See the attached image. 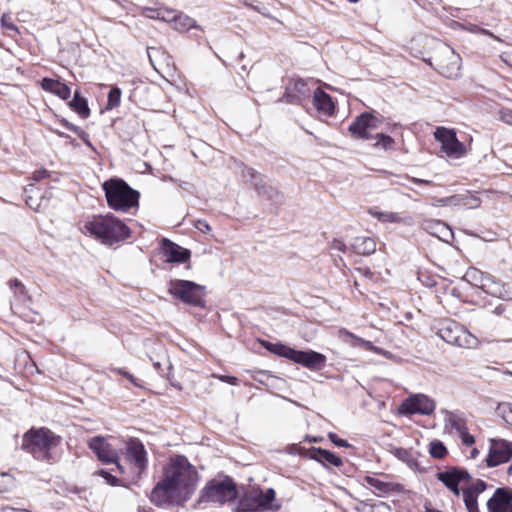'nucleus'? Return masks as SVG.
I'll return each instance as SVG.
<instances>
[{"mask_svg": "<svg viewBox=\"0 0 512 512\" xmlns=\"http://www.w3.org/2000/svg\"><path fill=\"white\" fill-rule=\"evenodd\" d=\"M198 472L184 455L170 458L164 468L163 479L156 484L150 500L157 506L189 500L196 490Z\"/></svg>", "mask_w": 512, "mask_h": 512, "instance_id": "obj_1", "label": "nucleus"}, {"mask_svg": "<svg viewBox=\"0 0 512 512\" xmlns=\"http://www.w3.org/2000/svg\"><path fill=\"white\" fill-rule=\"evenodd\" d=\"M85 229L105 245H113L130 236L129 227L113 214L94 216Z\"/></svg>", "mask_w": 512, "mask_h": 512, "instance_id": "obj_2", "label": "nucleus"}, {"mask_svg": "<svg viewBox=\"0 0 512 512\" xmlns=\"http://www.w3.org/2000/svg\"><path fill=\"white\" fill-rule=\"evenodd\" d=\"M61 437L47 428L31 429L23 436L22 447L36 460L54 459V451L60 445Z\"/></svg>", "mask_w": 512, "mask_h": 512, "instance_id": "obj_3", "label": "nucleus"}, {"mask_svg": "<svg viewBox=\"0 0 512 512\" xmlns=\"http://www.w3.org/2000/svg\"><path fill=\"white\" fill-rule=\"evenodd\" d=\"M381 123L380 117L371 112H363L349 125L348 131L351 137L360 140H375L373 146L383 150H389L394 144V139L383 133L373 134Z\"/></svg>", "mask_w": 512, "mask_h": 512, "instance_id": "obj_4", "label": "nucleus"}, {"mask_svg": "<svg viewBox=\"0 0 512 512\" xmlns=\"http://www.w3.org/2000/svg\"><path fill=\"white\" fill-rule=\"evenodd\" d=\"M102 189L108 206L115 211L128 212L139 205V192L131 188L123 179H108L103 182Z\"/></svg>", "mask_w": 512, "mask_h": 512, "instance_id": "obj_5", "label": "nucleus"}, {"mask_svg": "<svg viewBox=\"0 0 512 512\" xmlns=\"http://www.w3.org/2000/svg\"><path fill=\"white\" fill-rule=\"evenodd\" d=\"M238 498L234 480L230 476L211 479L200 492L199 503H218L223 505Z\"/></svg>", "mask_w": 512, "mask_h": 512, "instance_id": "obj_6", "label": "nucleus"}, {"mask_svg": "<svg viewBox=\"0 0 512 512\" xmlns=\"http://www.w3.org/2000/svg\"><path fill=\"white\" fill-rule=\"evenodd\" d=\"M169 293L181 302L202 307L205 304V287L193 281L174 279L170 280Z\"/></svg>", "mask_w": 512, "mask_h": 512, "instance_id": "obj_7", "label": "nucleus"}, {"mask_svg": "<svg viewBox=\"0 0 512 512\" xmlns=\"http://www.w3.org/2000/svg\"><path fill=\"white\" fill-rule=\"evenodd\" d=\"M438 335L448 344L461 348H474L478 339L456 321L443 320L438 328Z\"/></svg>", "mask_w": 512, "mask_h": 512, "instance_id": "obj_8", "label": "nucleus"}, {"mask_svg": "<svg viewBox=\"0 0 512 512\" xmlns=\"http://www.w3.org/2000/svg\"><path fill=\"white\" fill-rule=\"evenodd\" d=\"M123 455L138 475L146 471L148 465L147 452L140 439L129 438L125 442Z\"/></svg>", "mask_w": 512, "mask_h": 512, "instance_id": "obj_9", "label": "nucleus"}, {"mask_svg": "<svg viewBox=\"0 0 512 512\" xmlns=\"http://www.w3.org/2000/svg\"><path fill=\"white\" fill-rule=\"evenodd\" d=\"M436 69L446 78H457L460 75L461 57L449 46H444L434 57Z\"/></svg>", "mask_w": 512, "mask_h": 512, "instance_id": "obj_10", "label": "nucleus"}, {"mask_svg": "<svg viewBox=\"0 0 512 512\" xmlns=\"http://www.w3.org/2000/svg\"><path fill=\"white\" fill-rule=\"evenodd\" d=\"M436 408L434 400L424 394H416L406 398L399 407L403 415H431Z\"/></svg>", "mask_w": 512, "mask_h": 512, "instance_id": "obj_11", "label": "nucleus"}, {"mask_svg": "<svg viewBox=\"0 0 512 512\" xmlns=\"http://www.w3.org/2000/svg\"><path fill=\"white\" fill-rule=\"evenodd\" d=\"M434 137L441 143L443 152L451 157H461L465 153L464 145L457 139L456 133L452 129L437 127Z\"/></svg>", "mask_w": 512, "mask_h": 512, "instance_id": "obj_12", "label": "nucleus"}, {"mask_svg": "<svg viewBox=\"0 0 512 512\" xmlns=\"http://www.w3.org/2000/svg\"><path fill=\"white\" fill-rule=\"evenodd\" d=\"M489 454L486 459L488 467H496L512 459V442L505 439H490Z\"/></svg>", "mask_w": 512, "mask_h": 512, "instance_id": "obj_13", "label": "nucleus"}, {"mask_svg": "<svg viewBox=\"0 0 512 512\" xmlns=\"http://www.w3.org/2000/svg\"><path fill=\"white\" fill-rule=\"evenodd\" d=\"M311 89L308 84L302 80L297 79L290 81L286 86L283 100L290 104L303 105V102L310 97Z\"/></svg>", "mask_w": 512, "mask_h": 512, "instance_id": "obj_14", "label": "nucleus"}, {"mask_svg": "<svg viewBox=\"0 0 512 512\" xmlns=\"http://www.w3.org/2000/svg\"><path fill=\"white\" fill-rule=\"evenodd\" d=\"M326 356L313 350H295L293 362L300 364L309 370L318 371L325 367Z\"/></svg>", "mask_w": 512, "mask_h": 512, "instance_id": "obj_15", "label": "nucleus"}, {"mask_svg": "<svg viewBox=\"0 0 512 512\" xmlns=\"http://www.w3.org/2000/svg\"><path fill=\"white\" fill-rule=\"evenodd\" d=\"M89 448L97 455L98 459L106 464L116 462L118 452L114 449L104 437L96 436L89 440Z\"/></svg>", "mask_w": 512, "mask_h": 512, "instance_id": "obj_16", "label": "nucleus"}, {"mask_svg": "<svg viewBox=\"0 0 512 512\" xmlns=\"http://www.w3.org/2000/svg\"><path fill=\"white\" fill-rule=\"evenodd\" d=\"M305 457L315 460L324 467H340L343 464L342 459L329 450L311 447L305 452Z\"/></svg>", "mask_w": 512, "mask_h": 512, "instance_id": "obj_17", "label": "nucleus"}, {"mask_svg": "<svg viewBox=\"0 0 512 512\" xmlns=\"http://www.w3.org/2000/svg\"><path fill=\"white\" fill-rule=\"evenodd\" d=\"M162 251L167 262L184 263L189 260L191 253L171 240L164 238L162 240Z\"/></svg>", "mask_w": 512, "mask_h": 512, "instance_id": "obj_18", "label": "nucleus"}, {"mask_svg": "<svg viewBox=\"0 0 512 512\" xmlns=\"http://www.w3.org/2000/svg\"><path fill=\"white\" fill-rule=\"evenodd\" d=\"M313 104L318 112L332 116L335 113V104L329 94L317 87L313 91Z\"/></svg>", "mask_w": 512, "mask_h": 512, "instance_id": "obj_19", "label": "nucleus"}, {"mask_svg": "<svg viewBox=\"0 0 512 512\" xmlns=\"http://www.w3.org/2000/svg\"><path fill=\"white\" fill-rule=\"evenodd\" d=\"M41 88L49 93H52L62 100H67L71 96V89L60 80L45 77L40 82Z\"/></svg>", "mask_w": 512, "mask_h": 512, "instance_id": "obj_20", "label": "nucleus"}, {"mask_svg": "<svg viewBox=\"0 0 512 512\" xmlns=\"http://www.w3.org/2000/svg\"><path fill=\"white\" fill-rule=\"evenodd\" d=\"M505 488H497L493 496L487 501V509L489 512H510L512 504L506 500Z\"/></svg>", "mask_w": 512, "mask_h": 512, "instance_id": "obj_21", "label": "nucleus"}, {"mask_svg": "<svg viewBox=\"0 0 512 512\" xmlns=\"http://www.w3.org/2000/svg\"><path fill=\"white\" fill-rule=\"evenodd\" d=\"M350 248L358 255H370L376 250V242L371 237L358 236L353 239Z\"/></svg>", "mask_w": 512, "mask_h": 512, "instance_id": "obj_22", "label": "nucleus"}, {"mask_svg": "<svg viewBox=\"0 0 512 512\" xmlns=\"http://www.w3.org/2000/svg\"><path fill=\"white\" fill-rule=\"evenodd\" d=\"M421 226L426 232L438 238L452 234L450 227L441 220H424Z\"/></svg>", "mask_w": 512, "mask_h": 512, "instance_id": "obj_23", "label": "nucleus"}, {"mask_svg": "<svg viewBox=\"0 0 512 512\" xmlns=\"http://www.w3.org/2000/svg\"><path fill=\"white\" fill-rule=\"evenodd\" d=\"M480 288L487 294H490L498 298H503L506 294L504 285L500 281L496 280L495 277L489 273H486V275L484 276Z\"/></svg>", "mask_w": 512, "mask_h": 512, "instance_id": "obj_24", "label": "nucleus"}, {"mask_svg": "<svg viewBox=\"0 0 512 512\" xmlns=\"http://www.w3.org/2000/svg\"><path fill=\"white\" fill-rule=\"evenodd\" d=\"M445 428L458 434L466 427V420L460 412L447 411L445 413Z\"/></svg>", "mask_w": 512, "mask_h": 512, "instance_id": "obj_25", "label": "nucleus"}, {"mask_svg": "<svg viewBox=\"0 0 512 512\" xmlns=\"http://www.w3.org/2000/svg\"><path fill=\"white\" fill-rule=\"evenodd\" d=\"M259 502L254 497L252 490L244 493L237 503L236 512H258Z\"/></svg>", "mask_w": 512, "mask_h": 512, "instance_id": "obj_26", "label": "nucleus"}, {"mask_svg": "<svg viewBox=\"0 0 512 512\" xmlns=\"http://www.w3.org/2000/svg\"><path fill=\"white\" fill-rule=\"evenodd\" d=\"M241 174L242 177L254 187L257 193L263 190L267 185L264 181L263 175L251 167L243 166Z\"/></svg>", "mask_w": 512, "mask_h": 512, "instance_id": "obj_27", "label": "nucleus"}, {"mask_svg": "<svg viewBox=\"0 0 512 512\" xmlns=\"http://www.w3.org/2000/svg\"><path fill=\"white\" fill-rule=\"evenodd\" d=\"M254 497L259 502V511H264L271 508V503L274 501L276 492L273 488H268L266 491L260 489H252Z\"/></svg>", "mask_w": 512, "mask_h": 512, "instance_id": "obj_28", "label": "nucleus"}, {"mask_svg": "<svg viewBox=\"0 0 512 512\" xmlns=\"http://www.w3.org/2000/svg\"><path fill=\"white\" fill-rule=\"evenodd\" d=\"M436 478L442 482L445 487L449 489L455 496L460 495V482L449 469L446 471L438 472L436 474Z\"/></svg>", "mask_w": 512, "mask_h": 512, "instance_id": "obj_29", "label": "nucleus"}, {"mask_svg": "<svg viewBox=\"0 0 512 512\" xmlns=\"http://www.w3.org/2000/svg\"><path fill=\"white\" fill-rule=\"evenodd\" d=\"M364 481L367 485L375 489L378 495L388 494L394 491L395 485L391 482H386L375 476H366Z\"/></svg>", "mask_w": 512, "mask_h": 512, "instance_id": "obj_30", "label": "nucleus"}, {"mask_svg": "<svg viewBox=\"0 0 512 512\" xmlns=\"http://www.w3.org/2000/svg\"><path fill=\"white\" fill-rule=\"evenodd\" d=\"M371 214L377 218L379 221L384 223H404V224H410L412 222V218L402 217L400 214L396 212H382V211H375L371 212Z\"/></svg>", "mask_w": 512, "mask_h": 512, "instance_id": "obj_31", "label": "nucleus"}, {"mask_svg": "<svg viewBox=\"0 0 512 512\" xmlns=\"http://www.w3.org/2000/svg\"><path fill=\"white\" fill-rule=\"evenodd\" d=\"M69 106L83 119L88 118L90 115L88 102L84 97L80 96L78 91L74 93V97L70 101Z\"/></svg>", "mask_w": 512, "mask_h": 512, "instance_id": "obj_32", "label": "nucleus"}, {"mask_svg": "<svg viewBox=\"0 0 512 512\" xmlns=\"http://www.w3.org/2000/svg\"><path fill=\"white\" fill-rule=\"evenodd\" d=\"M265 348L275 354V355H278V356H281V357H284L286 359H289V360H293V357H294V353H295V350L294 348L290 347V346H287L285 344H282V343H271V342H266L264 344Z\"/></svg>", "mask_w": 512, "mask_h": 512, "instance_id": "obj_33", "label": "nucleus"}, {"mask_svg": "<svg viewBox=\"0 0 512 512\" xmlns=\"http://www.w3.org/2000/svg\"><path fill=\"white\" fill-rule=\"evenodd\" d=\"M196 21L189 17L188 15L177 12L174 22L172 24V28L179 32H187L191 28H196Z\"/></svg>", "mask_w": 512, "mask_h": 512, "instance_id": "obj_34", "label": "nucleus"}, {"mask_svg": "<svg viewBox=\"0 0 512 512\" xmlns=\"http://www.w3.org/2000/svg\"><path fill=\"white\" fill-rule=\"evenodd\" d=\"M8 286L10 290L13 292L14 297L21 303H26L30 300V296L26 290L24 284L17 278L10 279L8 281Z\"/></svg>", "mask_w": 512, "mask_h": 512, "instance_id": "obj_35", "label": "nucleus"}, {"mask_svg": "<svg viewBox=\"0 0 512 512\" xmlns=\"http://www.w3.org/2000/svg\"><path fill=\"white\" fill-rule=\"evenodd\" d=\"M258 195L268 201H271L272 204L275 205L281 204L283 201V195L277 188L271 185H266V187H264V189L261 190Z\"/></svg>", "mask_w": 512, "mask_h": 512, "instance_id": "obj_36", "label": "nucleus"}, {"mask_svg": "<svg viewBox=\"0 0 512 512\" xmlns=\"http://www.w3.org/2000/svg\"><path fill=\"white\" fill-rule=\"evenodd\" d=\"M462 495H463V501L465 503L467 511L468 512H479L478 502H477L478 496L473 494V492H470L467 489H463Z\"/></svg>", "mask_w": 512, "mask_h": 512, "instance_id": "obj_37", "label": "nucleus"}, {"mask_svg": "<svg viewBox=\"0 0 512 512\" xmlns=\"http://www.w3.org/2000/svg\"><path fill=\"white\" fill-rule=\"evenodd\" d=\"M430 455L436 459H442L447 454V449L441 441L435 440L430 443Z\"/></svg>", "mask_w": 512, "mask_h": 512, "instance_id": "obj_38", "label": "nucleus"}, {"mask_svg": "<svg viewBox=\"0 0 512 512\" xmlns=\"http://www.w3.org/2000/svg\"><path fill=\"white\" fill-rule=\"evenodd\" d=\"M485 275H486L485 272H482L476 268H470L465 273V278L468 281H470L480 287Z\"/></svg>", "mask_w": 512, "mask_h": 512, "instance_id": "obj_39", "label": "nucleus"}, {"mask_svg": "<svg viewBox=\"0 0 512 512\" xmlns=\"http://www.w3.org/2000/svg\"><path fill=\"white\" fill-rule=\"evenodd\" d=\"M121 89L118 87H113L108 93V101L107 107L109 109L116 108L120 105L121 102Z\"/></svg>", "mask_w": 512, "mask_h": 512, "instance_id": "obj_40", "label": "nucleus"}, {"mask_svg": "<svg viewBox=\"0 0 512 512\" xmlns=\"http://www.w3.org/2000/svg\"><path fill=\"white\" fill-rule=\"evenodd\" d=\"M15 485V479L8 473L0 474V493L10 491Z\"/></svg>", "mask_w": 512, "mask_h": 512, "instance_id": "obj_41", "label": "nucleus"}, {"mask_svg": "<svg viewBox=\"0 0 512 512\" xmlns=\"http://www.w3.org/2000/svg\"><path fill=\"white\" fill-rule=\"evenodd\" d=\"M497 411L506 423L512 425V403L499 404Z\"/></svg>", "mask_w": 512, "mask_h": 512, "instance_id": "obj_42", "label": "nucleus"}, {"mask_svg": "<svg viewBox=\"0 0 512 512\" xmlns=\"http://www.w3.org/2000/svg\"><path fill=\"white\" fill-rule=\"evenodd\" d=\"M340 334H341V335H344V336H347V337H349V338H351V339H353V340H354V343H355L356 345H359V346L365 347V348H367V349H372V348H373V344H372V342L367 341V340H364V339H362V338H360V337H358V336L354 335L353 333H351V332L347 331L346 329H342V330H340Z\"/></svg>", "mask_w": 512, "mask_h": 512, "instance_id": "obj_43", "label": "nucleus"}, {"mask_svg": "<svg viewBox=\"0 0 512 512\" xmlns=\"http://www.w3.org/2000/svg\"><path fill=\"white\" fill-rule=\"evenodd\" d=\"M94 475H98L104 478L106 483L111 486H117L119 483V479L105 469L97 470L96 472H94Z\"/></svg>", "mask_w": 512, "mask_h": 512, "instance_id": "obj_44", "label": "nucleus"}, {"mask_svg": "<svg viewBox=\"0 0 512 512\" xmlns=\"http://www.w3.org/2000/svg\"><path fill=\"white\" fill-rule=\"evenodd\" d=\"M112 372L127 378L134 386L142 387L141 382L124 368H113Z\"/></svg>", "mask_w": 512, "mask_h": 512, "instance_id": "obj_45", "label": "nucleus"}, {"mask_svg": "<svg viewBox=\"0 0 512 512\" xmlns=\"http://www.w3.org/2000/svg\"><path fill=\"white\" fill-rule=\"evenodd\" d=\"M176 14H177V11H175V10L160 9V11H159L160 19L159 20L169 22L172 25L174 22V19L176 17Z\"/></svg>", "mask_w": 512, "mask_h": 512, "instance_id": "obj_46", "label": "nucleus"}, {"mask_svg": "<svg viewBox=\"0 0 512 512\" xmlns=\"http://www.w3.org/2000/svg\"><path fill=\"white\" fill-rule=\"evenodd\" d=\"M486 487L487 484L483 480L478 479L476 482L471 484L466 489L469 490L470 492H473V494L479 496L482 492L485 491Z\"/></svg>", "mask_w": 512, "mask_h": 512, "instance_id": "obj_47", "label": "nucleus"}, {"mask_svg": "<svg viewBox=\"0 0 512 512\" xmlns=\"http://www.w3.org/2000/svg\"><path fill=\"white\" fill-rule=\"evenodd\" d=\"M463 442V444L467 446H471L475 443L474 436H472L469 432L467 427H465L462 431H460L458 434H456Z\"/></svg>", "mask_w": 512, "mask_h": 512, "instance_id": "obj_48", "label": "nucleus"}, {"mask_svg": "<svg viewBox=\"0 0 512 512\" xmlns=\"http://www.w3.org/2000/svg\"><path fill=\"white\" fill-rule=\"evenodd\" d=\"M449 470L455 475V477L458 479L459 482H462V481L468 482L471 479L470 474L465 469L451 468Z\"/></svg>", "mask_w": 512, "mask_h": 512, "instance_id": "obj_49", "label": "nucleus"}, {"mask_svg": "<svg viewBox=\"0 0 512 512\" xmlns=\"http://www.w3.org/2000/svg\"><path fill=\"white\" fill-rule=\"evenodd\" d=\"M393 454L395 457H397L398 459L402 460V461H409L411 460V453L408 449L406 448H394L393 449Z\"/></svg>", "mask_w": 512, "mask_h": 512, "instance_id": "obj_50", "label": "nucleus"}, {"mask_svg": "<svg viewBox=\"0 0 512 512\" xmlns=\"http://www.w3.org/2000/svg\"><path fill=\"white\" fill-rule=\"evenodd\" d=\"M463 200H464L463 196H461V195H454V196H450V197H447V198H442L441 199V205L442 206H446V205H460V204H462Z\"/></svg>", "mask_w": 512, "mask_h": 512, "instance_id": "obj_51", "label": "nucleus"}, {"mask_svg": "<svg viewBox=\"0 0 512 512\" xmlns=\"http://www.w3.org/2000/svg\"><path fill=\"white\" fill-rule=\"evenodd\" d=\"M329 440L338 447H350L351 445L347 442V440L339 438L335 433H328Z\"/></svg>", "mask_w": 512, "mask_h": 512, "instance_id": "obj_52", "label": "nucleus"}, {"mask_svg": "<svg viewBox=\"0 0 512 512\" xmlns=\"http://www.w3.org/2000/svg\"><path fill=\"white\" fill-rule=\"evenodd\" d=\"M467 29L470 31V32H473V33H480V34H483V35H488L498 41H501L497 36H495L492 32H490L489 30L487 29H484V28H480L478 27L477 25H473V24H469V26L467 27Z\"/></svg>", "mask_w": 512, "mask_h": 512, "instance_id": "obj_53", "label": "nucleus"}, {"mask_svg": "<svg viewBox=\"0 0 512 512\" xmlns=\"http://www.w3.org/2000/svg\"><path fill=\"white\" fill-rule=\"evenodd\" d=\"M194 227L202 233H209L211 226L204 219H198L194 222Z\"/></svg>", "mask_w": 512, "mask_h": 512, "instance_id": "obj_54", "label": "nucleus"}, {"mask_svg": "<svg viewBox=\"0 0 512 512\" xmlns=\"http://www.w3.org/2000/svg\"><path fill=\"white\" fill-rule=\"evenodd\" d=\"M50 176V172L44 168L34 171L32 174V179L36 182L48 178Z\"/></svg>", "mask_w": 512, "mask_h": 512, "instance_id": "obj_55", "label": "nucleus"}, {"mask_svg": "<svg viewBox=\"0 0 512 512\" xmlns=\"http://www.w3.org/2000/svg\"><path fill=\"white\" fill-rule=\"evenodd\" d=\"M217 379H219L222 382L228 383L230 385H237L238 379L234 376L229 375H214Z\"/></svg>", "mask_w": 512, "mask_h": 512, "instance_id": "obj_56", "label": "nucleus"}, {"mask_svg": "<svg viewBox=\"0 0 512 512\" xmlns=\"http://www.w3.org/2000/svg\"><path fill=\"white\" fill-rule=\"evenodd\" d=\"M331 248L333 250H337V251H340L343 253H345L347 251V246L345 245V243L338 239L333 240V242L331 244Z\"/></svg>", "mask_w": 512, "mask_h": 512, "instance_id": "obj_57", "label": "nucleus"}, {"mask_svg": "<svg viewBox=\"0 0 512 512\" xmlns=\"http://www.w3.org/2000/svg\"><path fill=\"white\" fill-rule=\"evenodd\" d=\"M145 15L148 17V18H151V19H160V15H159V11L160 9H153V8H145Z\"/></svg>", "mask_w": 512, "mask_h": 512, "instance_id": "obj_58", "label": "nucleus"}, {"mask_svg": "<svg viewBox=\"0 0 512 512\" xmlns=\"http://www.w3.org/2000/svg\"><path fill=\"white\" fill-rule=\"evenodd\" d=\"M501 120L507 124L512 125V110H503L501 111Z\"/></svg>", "mask_w": 512, "mask_h": 512, "instance_id": "obj_59", "label": "nucleus"}, {"mask_svg": "<svg viewBox=\"0 0 512 512\" xmlns=\"http://www.w3.org/2000/svg\"><path fill=\"white\" fill-rule=\"evenodd\" d=\"M1 25L9 30L17 31V27L9 21V18L6 15L2 16Z\"/></svg>", "mask_w": 512, "mask_h": 512, "instance_id": "obj_60", "label": "nucleus"}, {"mask_svg": "<svg viewBox=\"0 0 512 512\" xmlns=\"http://www.w3.org/2000/svg\"><path fill=\"white\" fill-rule=\"evenodd\" d=\"M60 123L62 126H64L65 128H67L68 130L70 131H73V132H78L79 131V127L70 123L68 120H66L65 118H62L60 120Z\"/></svg>", "mask_w": 512, "mask_h": 512, "instance_id": "obj_61", "label": "nucleus"}, {"mask_svg": "<svg viewBox=\"0 0 512 512\" xmlns=\"http://www.w3.org/2000/svg\"><path fill=\"white\" fill-rule=\"evenodd\" d=\"M26 204L34 210H39V208H40V204H36L35 200L32 196L26 197Z\"/></svg>", "mask_w": 512, "mask_h": 512, "instance_id": "obj_62", "label": "nucleus"}, {"mask_svg": "<svg viewBox=\"0 0 512 512\" xmlns=\"http://www.w3.org/2000/svg\"><path fill=\"white\" fill-rule=\"evenodd\" d=\"M500 57L503 62L512 67V53H503Z\"/></svg>", "mask_w": 512, "mask_h": 512, "instance_id": "obj_63", "label": "nucleus"}, {"mask_svg": "<svg viewBox=\"0 0 512 512\" xmlns=\"http://www.w3.org/2000/svg\"><path fill=\"white\" fill-rule=\"evenodd\" d=\"M357 272L363 275L366 278H371L373 276V272L369 268H357Z\"/></svg>", "mask_w": 512, "mask_h": 512, "instance_id": "obj_64", "label": "nucleus"}]
</instances>
